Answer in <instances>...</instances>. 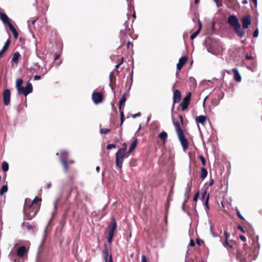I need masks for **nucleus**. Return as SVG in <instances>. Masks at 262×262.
<instances>
[{
    "label": "nucleus",
    "instance_id": "1",
    "mask_svg": "<svg viewBox=\"0 0 262 262\" xmlns=\"http://www.w3.org/2000/svg\"><path fill=\"white\" fill-rule=\"evenodd\" d=\"M41 199L36 196L31 203H28L26 201L24 212L27 220H31L34 217L40 209Z\"/></svg>",
    "mask_w": 262,
    "mask_h": 262
},
{
    "label": "nucleus",
    "instance_id": "2",
    "mask_svg": "<svg viewBox=\"0 0 262 262\" xmlns=\"http://www.w3.org/2000/svg\"><path fill=\"white\" fill-rule=\"evenodd\" d=\"M180 120V122L178 121H174L172 119L173 124L175 127L176 132L177 134L179 140L184 151H186L188 148V141L185 138L183 129L181 128V125L183 124V119L181 115L179 116Z\"/></svg>",
    "mask_w": 262,
    "mask_h": 262
},
{
    "label": "nucleus",
    "instance_id": "3",
    "mask_svg": "<svg viewBox=\"0 0 262 262\" xmlns=\"http://www.w3.org/2000/svg\"><path fill=\"white\" fill-rule=\"evenodd\" d=\"M236 258L239 260V262H251L254 259L251 249L246 244L244 245L243 251H237Z\"/></svg>",
    "mask_w": 262,
    "mask_h": 262
},
{
    "label": "nucleus",
    "instance_id": "4",
    "mask_svg": "<svg viewBox=\"0 0 262 262\" xmlns=\"http://www.w3.org/2000/svg\"><path fill=\"white\" fill-rule=\"evenodd\" d=\"M228 23L233 28L237 35L240 38L245 36V32L241 29V24L235 15H230L228 18Z\"/></svg>",
    "mask_w": 262,
    "mask_h": 262
},
{
    "label": "nucleus",
    "instance_id": "5",
    "mask_svg": "<svg viewBox=\"0 0 262 262\" xmlns=\"http://www.w3.org/2000/svg\"><path fill=\"white\" fill-rule=\"evenodd\" d=\"M23 80L21 78H18L16 80V88L18 94H23L25 96H27L33 91V86L32 84L28 82L26 87L22 86Z\"/></svg>",
    "mask_w": 262,
    "mask_h": 262
},
{
    "label": "nucleus",
    "instance_id": "6",
    "mask_svg": "<svg viewBox=\"0 0 262 262\" xmlns=\"http://www.w3.org/2000/svg\"><path fill=\"white\" fill-rule=\"evenodd\" d=\"M129 155L127 152L121 151V150H118L115 155V162L117 166L121 168L124 159L127 158Z\"/></svg>",
    "mask_w": 262,
    "mask_h": 262
},
{
    "label": "nucleus",
    "instance_id": "7",
    "mask_svg": "<svg viewBox=\"0 0 262 262\" xmlns=\"http://www.w3.org/2000/svg\"><path fill=\"white\" fill-rule=\"evenodd\" d=\"M126 98L125 96V94L124 93L122 96L121 99L119 101V110L120 113V126H121L124 121V113L122 110V108L125 105V102L126 101Z\"/></svg>",
    "mask_w": 262,
    "mask_h": 262
},
{
    "label": "nucleus",
    "instance_id": "8",
    "mask_svg": "<svg viewBox=\"0 0 262 262\" xmlns=\"http://www.w3.org/2000/svg\"><path fill=\"white\" fill-rule=\"evenodd\" d=\"M191 96V93L189 92L187 93L186 96L183 98L180 104L182 111H184L187 108L188 105L190 103Z\"/></svg>",
    "mask_w": 262,
    "mask_h": 262
},
{
    "label": "nucleus",
    "instance_id": "9",
    "mask_svg": "<svg viewBox=\"0 0 262 262\" xmlns=\"http://www.w3.org/2000/svg\"><path fill=\"white\" fill-rule=\"evenodd\" d=\"M92 99L95 104H99L103 101V96L100 92H94L92 95Z\"/></svg>",
    "mask_w": 262,
    "mask_h": 262
},
{
    "label": "nucleus",
    "instance_id": "10",
    "mask_svg": "<svg viewBox=\"0 0 262 262\" xmlns=\"http://www.w3.org/2000/svg\"><path fill=\"white\" fill-rule=\"evenodd\" d=\"M116 227L117 223L114 217H112L111 219V222L107 227L105 233H109L114 235V232L116 229Z\"/></svg>",
    "mask_w": 262,
    "mask_h": 262
},
{
    "label": "nucleus",
    "instance_id": "11",
    "mask_svg": "<svg viewBox=\"0 0 262 262\" xmlns=\"http://www.w3.org/2000/svg\"><path fill=\"white\" fill-rule=\"evenodd\" d=\"M10 90L8 89L5 90L3 93V98L5 105L8 106L9 105L10 102Z\"/></svg>",
    "mask_w": 262,
    "mask_h": 262
},
{
    "label": "nucleus",
    "instance_id": "12",
    "mask_svg": "<svg viewBox=\"0 0 262 262\" xmlns=\"http://www.w3.org/2000/svg\"><path fill=\"white\" fill-rule=\"evenodd\" d=\"M242 27L243 29H247L251 23V17L248 15L244 16L241 19Z\"/></svg>",
    "mask_w": 262,
    "mask_h": 262
},
{
    "label": "nucleus",
    "instance_id": "13",
    "mask_svg": "<svg viewBox=\"0 0 262 262\" xmlns=\"http://www.w3.org/2000/svg\"><path fill=\"white\" fill-rule=\"evenodd\" d=\"M202 199L205 200L204 204L205 206L206 210L207 211L209 209V194L207 193L206 190H204L202 193Z\"/></svg>",
    "mask_w": 262,
    "mask_h": 262
},
{
    "label": "nucleus",
    "instance_id": "14",
    "mask_svg": "<svg viewBox=\"0 0 262 262\" xmlns=\"http://www.w3.org/2000/svg\"><path fill=\"white\" fill-rule=\"evenodd\" d=\"M181 99V93L180 91L178 90H174L173 91V107L174 106V104L180 102Z\"/></svg>",
    "mask_w": 262,
    "mask_h": 262
},
{
    "label": "nucleus",
    "instance_id": "15",
    "mask_svg": "<svg viewBox=\"0 0 262 262\" xmlns=\"http://www.w3.org/2000/svg\"><path fill=\"white\" fill-rule=\"evenodd\" d=\"M187 60V58L186 56H183L179 59V62L177 64V69L178 71H180L182 69V67L186 62Z\"/></svg>",
    "mask_w": 262,
    "mask_h": 262
},
{
    "label": "nucleus",
    "instance_id": "16",
    "mask_svg": "<svg viewBox=\"0 0 262 262\" xmlns=\"http://www.w3.org/2000/svg\"><path fill=\"white\" fill-rule=\"evenodd\" d=\"M68 152L66 150H61L60 152V161L61 163L68 161Z\"/></svg>",
    "mask_w": 262,
    "mask_h": 262
},
{
    "label": "nucleus",
    "instance_id": "17",
    "mask_svg": "<svg viewBox=\"0 0 262 262\" xmlns=\"http://www.w3.org/2000/svg\"><path fill=\"white\" fill-rule=\"evenodd\" d=\"M26 253V248L24 246H22L17 249L16 254L19 257H23Z\"/></svg>",
    "mask_w": 262,
    "mask_h": 262
},
{
    "label": "nucleus",
    "instance_id": "18",
    "mask_svg": "<svg viewBox=\"0 0 262 262\" xmlns=\"http://www.w3.org/2000/svg\"><path fill=\"white\" fill-rule=\"evenodd\" d=\"M0 19L3 22L4 24H7L9 25L10 24H11L10 22V19L8 16L2 12L0 11Z\"/></svg>",
    "mask_w": 262,
    "mask_h": 262
},
{
    "label": "nucleus",
    "instance_id": "19",
    "mask_svg": "<svg viewBox=\"0 0 262 262\" xmlns=\"http://www.w3.org/2000/svg\"><path fill=\"white\" fill-rule=\"evenodd\" d=\"M232 72L234 74V80L237 82H241L242 80V77L238 70L236 68H234L232 69Z\"/></svg>",
    "mask_w": 262,
    "mask_h": 262
},
{
    "label": "nucleus",
    "instance_id": "20",
    "mask_svg": "<svg viewBox=\"0 0 262 262\" xmlns=\"http://www.w3.org/2000/svg\"><path fill=\"white\" fill-rule=\"evenodd\" d=\"M206 117L204 115H200L196 117L195 121L196 123H201L204 125L206 121Z\"/></svg>",
    "mask_w": 262,
    "mask_h": 262
},
{
    "label": "nucleus",
    "instance_id": "21",
    "mask_svg": "<svg viewBox=\"0 0 262 262\" xmlns=\"http://www.w3.org/2000/svg\"><path fill=\"white\" fill-rule=\"evenodd\" d=\"M138 143V140L137 138H135L134 141L132 142L129 150H128L127 152L130 154L134 149H135L136 147L137 146Z\"/></svg>",
    "mask_w": 262,
    "mask_h": 262
},
{
    "label": "nucleus",
    "instance_id": "22",
    "mask_svg": "<svg viewBox=\"0 0 262 262\" xmlns=\"http://www.w3.org/2000/svg\"><path fill=\"white\" fill-rule=\"evenodd\" d=\"M116 77L114 73H111L110 75V85L112 88V90H114L113 86L115 84Z\"/></svg>",
    "mask_w": 262,
    "mask_h": 262
},
{
    "label": "nucleus",
    "instance_id": "23",
    "mask_svg": "<svg viewBox=\"0 0 262 262\" xmlns=\"http://www.w3.org/2000/svg\"><path fill=\"white\" fill-rule=\"evenodd\" d=\"M8 27L9 28L10 30L12 32L15 39H17L18 36V33L17 32L15 28L14 27V26H13V25L12 24H10L8 25Z\"/></svg>",
    "mask_w": 262,
    "mask_h": 262
},
{
    "label": "nucleus",
    "instance_id": "24",
    "mask_svg": "<svg viewBox=\"0 0 262 262\" xmlns=\"http://www.w3.org/2000/svg\"><path fill=\"white\" fill-rule=\"evenodd\" d=\"M67 213H64L62 214V215L61 216L60 221V226L63 228L64 226L66 224L67 221Z\"/></svg>",
    "mask_w": 262,
    "mask_h": 262
},
{
    "label": "nucleus",
    "instance_id": "25",
    "mask_svg": "<svg viewBox=\"0 0 262 262\" xmlns=\"http://www.w3.org/2000/svg\"><path fill=\"white\" fill-rule=\"evenodd\" d=\"M20 56V55L18 52H15L13 54L12 62L17 64Z\"/></svg>",
    "mask_w": 262,
    "mask_h": 262
},
{
    "label": "nucleus",
    "instance_id": "26",
    "mask_svg": "<svg viewBox=\"0 0 262 262\" xmlns=\"http://www.w3.org/2000/svg\"><path fill=\"white\" fill-rule=\"evenodd\" d=\"M159 137L163 141V143H165L167 139V134L165 132L162 131L159 134Z\"/></svg>",
    "mask_w": 262,
    "mask_h": 262
},
{
    "label": "nucleus",
    "instance_id": "27",
    "mask_svg": "<svg viewBox=\"0 0 262 262\" xmlns=\"http://www.w3.org/2000/svg\"><path fill=\"white\" fill-rule=\"evenodd\" d=\"M201 173L200 178L202 180H204L207 176V174H208L207 170L206 168H205L204 167H202L201 168Z\"/></svg>",
    "mask_w": 262,
    "mask_h": 262
},
{
    "label": "nucleus",
    "instance_id": "28",
    "mask_svg": "<svg viewBox=\"0 0 262 262\" xmlns=\"http://www.w3.org/2000/svg\"><path fill=\"white\" fill-rule=\"evenodd\" d=\"M103 254L104 255V262H107L108 257L109 258L110 256H108V250L106 245L105 246V249L103 251Z\"/></svg>",
    "mask_w": 262,
    "mask_h": 262
},
{
    "label": "nucleus",
    "instance_id": "29",
    "mask_svg": "<svg viewBox=\"0 0 262 262\" xmlns=\"http://www.w3.org/2000/svg\"><path fill=\"white\" fill-rule=\"evenodd\" d=\"M201 29V22L199 21V29L190 35V39L191 40H193L194 38H195V37L198 35V34L200 32Z\"/></svg>",
    "mask_w": 262,
    "mask_h": 262
},
{
    "label": "nucleus",
    "instance_id": "30",
    "mask_svg": "<svg viewBox=\"0 0 262 262\" xmlns=\"http://www.w3.org/2000/svg\"><path fill=\"white\" fill-rule=\"evenodd\" d=\"M121 36L122 42L120 46H122L125 43L126 38L128 37V35L125 32L121 31Z\"/></svg>",
    "mask_w": 262,
    "mask_h": 262
},
{
    "label": "nucleus",
    "instance_id": "31",
    "mask_svg": "<svg viewBox=\"0 0 262 262\" xmlns=\"http://www.w3.org/2000/svg\"><path fill=\"white\" fill-rule=\"evenodd\" d=\"M63 166V170L64 173L67 172L69 170V167L68 161L61 163Z\"/></svg>",
    "mask_w": 262,
    "mask_h": 262
},
{
    "label": "nucleus",
    "instance_id": "32",
    "mask_svg": "<svg viewBox=\"0 0 262 262\" xmlns=\"http://www.w3.org/2000/svg\"><path fill=\"white\" fill-rule=\"evenodd\" d=\"M60 201V198L56 199L53 202L54 212L52 213V215L54 216L56 213V210L57 208V204Z\"/></svg>",
    "mask_w": 262,
    "mask_h": 262
},
{
    "label": "nucleus",
    "instance_id": "33",
    "mask_svg": "<svg viewBox=\"0 0 262 262\" xmlns=\"http://www.w3.org/2000/svg\"><path fill=\"white\" fill-rule=\"evenodd\" d=\"M2 168L4 171H7L9 169V165L8 163L6 162H3L2 164Z\"/></svg>",
    "mask_w": 262,
    "mask_h": 262
},
{
    "label": "nucleus",
    "instance_id": "34",
    "mask_svg": "<svg viewBox=\"0 0 262 262\" xmlns=\"http://www.w3.org/2000/svg\"><path fill=\"white\" fill-rule=\"evenodd\" d=\"M8 190V188L6 185H4L2 187L0 190L1 195H3L4 193L6 192Z\"/></svg>",
    "mask_w": 262,
    "mask_h": 262
},
{
    "label": "nucleus",
    "instance_id": "35",
    "mask_svg": "<svg viewBox=\"0 0 262 262\" xmlns=\"http://www.w3.org/2000/svg\"><path fill=\"white\" fill-rule=\"evenodd\" d=\"M110 129L108 128H101L100 130V133L101 134H107L110 132Z\"/></svg>",
    "mask_w": 262,
    "mask_h": 262
},
{
    "label": "nucleus",
    "instance_id": "36",
    "mask_svg": "<svg viewBox=\"0 0 262 262\" xmlns=\"http://www.w3.org/2000/svg\"><path fill=\"white\" fill-rule=\"evenodd\" d=\"M199 158L200 160V161L202 163V164L203 166H205L206 163V160H205V158L202 155H200V156H199Z\"/></svg>",
    "mask_w": 262,
    "mask_h": 262
},
{
    "label": "nucleus",
    "instance_id": "37",
    "mask_svg": "<svg viewBox=\"0 0 262 262\" xmlns=\"http://www.w3.org/2000/svg\"><path fill=\"white\" fill-rule=\"evenodd\" d=\"M106 234L107 235V242L109 243H111L112 242L113 238L114 235L112 234H109V233H106Z\"/></svg>",
    "mask_w": 262,
    "mask_h": 262
},
{
    "label": "nucleus",
    "instance_id": "38",
    "mask_svg": "<svg viewBox=\"0 0 262 262\" xmlns=\"http://www.w3.org/2000/svg\"><path fill=\"white\" fill-rule=\"evenodd\" d=\"M215 4H216V6L219 8L221 6H222V0H213Z\"/></svg>",
    "mask_w": 262,
    "mask_h": 262
},
{
    "label": "nucleus",
    "instance_id": "39",
    "mask_svg": "<svg viewBox=\"0 0 262 262\" xmlns=\"http://www.w3.org/2000/svg\"><path fill=\"white\" fill-rule=\"evenodd\" d=\"M116 147V145L114 144H108L106 146V148L108 150L111 149L112 148H115Z\"/></svg>",
    "mask_w": 262,
    "mask_h": 262
},
{
    "label": "nucleus",
    "instance_id": "40",
    "mask_svg": "<svg viewBox=\"0 0 262 262\" xmlns=\"http://www.w3.org/2000/svg\"><path fill=\"white\" fill-rule=\"evenodd\" d=\"M74 176L73 174H70L68 177V180L69 181L72 183H73V180H74Z\"/></svg>",
    "mask_w": 262,
    "mask_h": 262
},
{
    "label": "nucleus",
    "instance_id": "41",
    "mask_svg": "<svg viewBox=\"0 0 262 262\" xmlns=\"http://www.w3.org/2000/svg\"><path fill=\"white\" fill-rule=\"evenodd\" d=\"M245 58L247 60H254V58L251 55H249L248 53L246 54Z\"/></svg>",
    "mask_w": 262,
    "mask_h": 262
},
{
    "label": "nucleus",
    "instance_id": "42",
    "mask_svg": "<svg viewBox=\"0 0 262 262\" xmlns=\"http://www.w3.org/2000/svg\"><path fill=\"white\" fill-rule=\"evenodd\" d=\"M127 145L125 143H123L122 145V147L120 148L119 150H121V151H124V152H127Z\"/></svg>",
    "mask_w": 262,
    "mask_h": 262
},
{
    "label": "nucleus",
    "instance_id": "43",
    "mask_svg": "<svg viewBox=\"0 0 262 262\" xmlns=\"http://www.w3.org/2000/svg\"><path fill=\"white\" fill-rule=\"evenodd\" d=\"M29 69L31 71L33 72H36L37 70H39V67L36 66V68L34 67H31Z\"/></svg>",
    "mask_w": 262,
    "mask_h": 262
},
{
    "label": "nucleus",
    "instance_id": "44",
    "mask_svg": "<svg viewBox=\"0 0 262 262\" xmlns=\"http://www.w3.org/2000/svg\"><path fill=\"white\" fill-rule=\"evenodd\" d=\"M24 226H25V227L27 228V230H33V226L31 225H29V224H28V225H25V224H24Z\"/></svg>",
    "mask_w": 262,
    "mask_h": 262
},
{
    "label": "nucleus",
    "instance_id": "45",
    "mask_svg": "<svg viewBox=\"0 0 262 262\" xmlns=\"http://www.w3.org/2000/svg\"><path fill=\"white\" fill-rule=\"evenodd\" d=\"M236 214H237V216L239 218L241 219V220H243V221H245V218L241 215L239 211L237 210V212H236Z\"/></svg>",
    "mask_w": 262,
    "mask_h": 262
},
{
    "label": "nucleus",
    "instance_id": "46",
    "mask_svg": "<svg viewBox=\"0 0 262 262\" xmlns=\"http://www.w3.org/2000/svg\"><path fill=\"white\" fill-rule=\"evenodd\" d=\"M199 195V192H197L195 194V195H194V197H193V201H194V202H196V201H198Z\"/></svg>",
    "mask_w": 262,
    "mask_h": 262
},
{
    "label": "nucleus",
    "instance_id": "47",
    "mask_svg": "<svg viewBox=\"0 0 262 262\" xmlns=\"http://www.w3.org/2000/svg\"><path fill=\"white\" fill-rule=\"evenodd\" d=\"M237 228L238 230H239L241 232H242L243 233H245V230H244V228L242 226L238 225L237 226Z\"/></svg>",
    "mask_w": 262,
    "mask_h": 262
},
{
    "label": "nucleus",
    "instance_id": "48",
    "mask_svg": "<svg viewBox=\"0 0 262 262\" xmlns=\"http://www.w3.org/2000/svg\"><path fill=\"white\" fill-rule=\"evenodd\" d=\"M127 49L132 48L133 47V43L130 42L129 41H127Z\"/></svg>",
    "mask_w": 262,
    "mask_h": 262
},
{
    "label": "nucleus",
    "instance_id": "49",
    "mask_svg": "<svg viewBox=\"0 0 262 262\" xmlns=\"http://www.w3.org/2000/svg\"><path fill=\"white\" fill-rule=\"evenodd\" d=\"M224 234L225 235V239H228V237L230 235L229 233L227 231H224Z\"/></svg>",
    "mask_w": 262,
    "mask_h": 262
},
{
    "label": "nucleus",
    "instance_id": "50",
    "mask_svg": "<svg viewBox=\"0 0 262 262\" xmlns=\"http://www.w3.org/2000/svg\"><path fill=\"white\" fill-rule=\"evenodd\" d=\"M258 29H256L254 31V33H253V36L254 37H257L258 36Z\"/></svg>",
    "mask_w": 262,
    "mask_h": 262
},
{
    "label": "nucleus",
    "instance_id": "51",
    "mask_svg": "<svg viewBox=\"0 0 262 262\" xmlns=\"http://www.w3.org/2000/svg\"><path fill=\"white\" fill-rule=\"evenodd\" d=\"M239 238H240V239H241L242 241H243V242H246V237H245L244 235H239Z\"/></svg>",
    "mask_w": 262,
    "mask_h": 262
},
{
    "label": "nucleus",
    "instance_id": "52",
    "mask_svg": "<svg viewBox=\"0 0 262 262\" xmlns=\"http://www.w3.org/2000/svg\"><path fill=\"white\" fill-rule=\"evenodd\" d=\"M141 262H147L146 256L144 255H142Z\"/></svg>",
    "mask_w": 262,
    "mask_h": 262
},
{
    "label": "nucleus",
    "instance_id": "53",
    "mask_svg": "<svg viewBox=\"0 0 262 262\" xmlns=\"http://www.w3.org/2000/svg\"><path fill=\"white\" fill-rule=\"evenodd\" d=\"M141 115V113L139 112L133 115V118H135L137 117H140Z\"/></svg>",
    "mask_w": 262,
    "mask_h": 262
},
{
    "label": "nucleus",
    "instance_id": "54",
    "mask_svg": "<svg viewBox=\"0 0 262 262\" xmlns=\"http://www.w3.org/2000/svg\"><path fill=\"white\" fill-rule=\"evenodd\" d=\"M40 79H41V76H39V75H35L34 77V79L35 80H40Z\"/></svg>",
    "mask_w": 262,
    "mask_h": 262
},
{
    "label": "nucleus",
    "instance_id": "55",
    "mask_svg": "<svg viewBox=\"0 0 262 262\" xmlns=\"http://www.w3.org/2000/svg\"><path fill=\"white\" fill-rule=\"evenodd\" d=\"M189 245L191 246V247H193L195 246V243L193 241V239H191L190 241V243H189Z\"/></svg>",
    "mask_w": 262,
    "mask_h": 262
},
{
    "label": "nucleus",
    "instance_id": "56",
    "mask_svg": "<svg viewBox=\"0 0 262 262\" xmlns=\"http://www.w3.org/2000/svg\"><path fill=\"white\" fill-rule=\"evenodd\" d=\"M214 184V180L211 179V180H210V181H209V184L208 185L209 186H212L213 184Z\"/></svg>",
    "mask_w": 262,
    "mask_h": 262
},
{
    "label": "nucleus",
    "instance_id": "57",
    "mask_svg": "<svg viewBox=\"0 0 262 262\" xmlns=\"http://www.w3.org/2000/svg\"><path fill=\"white\" fill-rule=\"evenodd\" d=\"M10 40L9 39L7 40V41L6 42L4 46H7V47H9V45H10Z\"/></svg>",
    "mask_w": 262,
    "mask_h": 262
},
{
    "label": "nucleus",
    "instance_id": "58",
    "mask_svg": "<svg viewBox=\"0 0 262 262\" xmlns=\"http://www.w3.org/2000/svg\"><path fill=\"white\" fill-rule=\"evenodd\" d=\"M10 40L9 39L7 40V41L6 42L4 46H7V47H9V45H10Z\"/></svg>",
    "mask_w": 262,
    "mask_h": 262
},
{
    "label": "nucleus",
    "instance_id": "59",
    "mask_svg": "<svg viewBox=\"0 0 262 262\" xmlns=\"http://www.w3.org/2000/svg\"><path fill=\"white\" fill-rule=\"evenodd\" d=\"M107 262H113V257H112V255H110L108 260H107Z\"/></svg>",
    "mask_w": 262,
    "mask_h": 262
},
{
    "label": "nucleus",
    "instance_id": "60",
    "mask_svg": "<svg viewBox=\"0 0 262 262\" xmlns=\"http://www.w3.org/2000/svg\"><path fill=\"white\" fill-rule=\"evenodd\" d=\"M8 48H9L8 47L4 46L3 47V48L2 50H3L5 52H6L7 51V50H8Z\"/></svg>",
    "mask_w": 262,
    "mask_h": 262
},
{
    "label": "nucleus",
    "instance_id": "61",
    "mask_svg": "<svg viewBox=\"0 0 262 262\" xmlns=\"http://www.w3.org/2000/svg\"><path fill=\"white\" fill-rule=\"evenodd\" d=\"M8 48H9L8 47L4 46L3 47V48L2 50H3L5 52H6L7 51V50H8Z\"/></svg>",
    "mask_w": 262,
    "mask_h": 262
},
{
    "label": "nucleus",
    "instance_id": "62",
    "mask_svg": "<svg viewBox=\"0 0 262 262\" xmlns=\"http://www.w3.org/2000/svg\"><path fill=\"white\" fill-rule=\"evenodd\" d=\"M203 242L202 241H201L199 239H196V243L199 245H201V243H203Z\"/></svg>",
    "mask_w": 262,
    "mask_h": 262
},
{
    "label": "nucleus",
    "instance_id": "63",
    "mask_svg": "<svg viewBox=\"0 0 262 262\" xmlns=\"http://www.w3.org/2000/svg\"><path fill=\"white\" fill-rule=\"evenodd\" d=\"M229 243H228V239H225V242H224V245L225 246H228L229 245Z\"/></svg>",
    "mask_w": 262,
    "mask_h": 262
},
{
    "label": "nucleus",
    "instance_id": "64",
    "mask_svg": "<svg viewBox=\"0 0 262 262\" xmlns=\"http://www.w3.org/2000/svg\"><path fill=\"white\" fill-rule=\"evenodd\" d=\"M120 60V61L118 63L120 64V66H121L123 62V57L121 58Z\"/></svg>",
    "mask_w": 262,
    "mask_h": 262
}]
</instances>
